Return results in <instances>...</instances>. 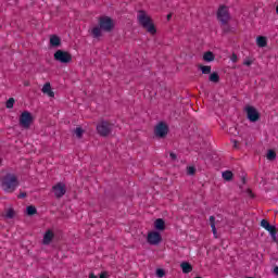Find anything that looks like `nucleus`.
<instances>
[{
  "label": "nucleus",
  "mask_w": 278,
  "mask_h": 278,
  "mask_svg": "<svg viewBox=\"0 0 278 278\" xmlns=\"http://www.w3.org/2000/svg\"><path fill=\"white\" fill-rule=\"evenodd\" d=\"M54 60L61 64H71L73 62V55L64 50H56L54 52Z\"/></svg>",
  "instance_id": "obj_5"
},
{
  "label": "nucleus",
  "mask_w": 278,
  "mask_h": 278,
  "mask_svg": "<svg viewBox=\"0 0 278 278\" xmlns=\"http://www.w3.org/2000/svg\"><path fill=\"white\" fill-rule=\"evenodd\" d=\"M1 188L4 192L12 193L18 188L21 182L18 181V177L16 175L8 173L4 177L1 178Z\"/></svg>",
  "instance_id": "obj_2"
},
{
  "label": "nucleus",
  "mask_w": 278,
  "mask_h": 278,
  "mask_svg": "<svg viewBox=\"0 0 278 278\" xmlns=\"http://www.w3.org/2000/svg\"><path fill=\"white\" fill-rule=\"evenodd\" d=\"M27 198V192H20V194L17 195V199H25Z\"/></svg>",
  "instance_id": "obj_35"
},
{
  "label": "nucleus",
  "mask_w": 278,
  "mask_h": 278,
  "mask_svg": "<svg viewBox=\"0 0 278 278\" xmlns=\"http://www.w3.org/2000/svg\"><path fill=\"white\" fill-rule=\"evenodd\" d=\"M0 162H1V159H0Z\"/></svg>",
  "instance_id": "obj_44"
},
{
  "label": "nucleus",
  "mask_w": 278,
  "mask_h": 278,
  "mask_svg": "<svg viewBox=\"0 0 278 278\" xmlns=\"http://www.w3.org/2000/svg\"><path fill=\"white\" fill-rule=\"evenodd\" d=\"M271 273L273 275H276V277H278V266H274Z\"/></svg>",
  "instance_id": "obj_36"
},
{
  "label": "nucleus",
  "mask_w": 278,
  "mask_h": 278,
  "mask_svg": "<svg viewBox=\"0 0 278 278\" xmlns=\"http://www.w3.org/2000/svg\"><path fill=\"white\" fill-rule=\"evenodd\" d=\"M147 242L152 247H157V244L162 242V233H160L157 230L148 232Z\"/></svg>",
  "instance_id": "obj_10"
},
{
  "label": "nucleus",
  "mask_w": 278,
  "mask_h": 278,
  "mask_svg": "<svg viewBox=\"0 0 278 278\" xmlns=\"http://www.w3.org/2000/svg\"><path fill=\"white\" fill-rule=\"evenodd\" d=\"M155 275L159 278L166 277V271L163 268H157Z\"/></svg>",
  "instance_id": "obj_29"
},
{
  "label": "nucleus",
  "mask_w": 278,
  "mask_h": 278,
  "mask_svg": "<svg viewBox=\"0 0 278 278\" xmlns=\"http://www.w3.org/2000/svg\"><path fill=\"white\" fill-rule=\"evenodd\" d=\"M97 131L102 138H108V136L112 134V124L108 121H101L97 125Z\"/></svg>",
  "instance_id": "obj_8"
},
{
  "label": "nucleus",
  "mask_w": 278,
  "mask_h": 278,
  "mask_svg": "<svg viewBox=\"0 0 278 278\" xmlns=\"http://www.w3.org/2000/svg\"><path fill=\"white\" fill-rule=\"evenodd\" d=\"M223 33L224 34H230L231 31V26H229V23H227L226 25H223Z\"/></svg>",
  "instance_id": "obj_31"
},
{
  "label": "nucleus",
  "mask_w": 278,
  "mask_h": 278,
  "mask_svg": "<svg viewBox=\"0 0 278 278\" xmlns=\"http://www.w3.org/2000/svg\"><path fill=\"white\" fill-rule=\"evenodd\" d=\"M41 92H43V94H48V97H55V92H53V89H51V83H46L41 89Z\"/></svg>",
  "instance_id": "obj_15"
},
{
  "label": "nucleus",
  "mask_w": 278,
  "mask_h": 278,
  "mask_svg": "<svg viewBox=\"0 0 278 278\" xmlns=\"http://www.w3.org/2000/svg\"><path fill=\"white\" fill-rule=\"evenodd\" d=\"M99 278H108V271H102Z\"/></svg>",
  "instance_id": "obj_39"
},
{
  "label": "nucleus",
  "mask_w": 278,
  "mask_h": 278,
  "mask_svg": "<svg viewBox=\"0 0 278 278\" xmlns=\"http://www.w3.org/2000/svg\"><path fill=\"white\" fill-rule=\"evenodd\" d=\"M231 62H238V55L236 53H232Z\"/></svg>",
  "instance_id": "obj_37"
},
{
  "label": "nucleus",
  "mask_w": 278,
  "mask_h": 278,
  "mask_svg": "<svg viewBox=\"0 0 278 278\" xmlns=\"http://www.w3.org/2000/svg\"><path fill=\"white\" fill-rule=\"evenodd\" d=\"M232 142H233V148L238 149V140H233Z\"/></svg>",
  "instance_id": "obj_40"
},
{
  "label": "nucleus",
  "mask_w": 278,
  "mask_h": 278,
  "mask_svg": "<svg viewBox=\"0 0 278 278\" xmlns=\"http://www.w3.org/2000/svg\"><path fill=\"white\" fill-rule=\"evenodd\" d=\"M256 45L261 49H264V47H266L268 45V39L266 37H264V36H258L256 38Z\"/></svg>",
  "instance_id": "obj_17"
},
{
  "label": "nucleus",
  "mask_w": 278,
  "mask_h": 278,
  "mask_svg": "<svg viewBox=\"0 0 278 278\" xmlns=\"http://www.w3.org/2000/svg\"><path fill=\"white\" fill-rule=\"evenodd\" d=\"M84 131H85L84 128L76 127L75 130H74V134H76V137L78 139H81V138H84Z\"/></svg>",
  "instance_id": "obj_26"
},
{
  "label": "nucleus",
  "mask_w": 278,
  "mask_h": 278,
  "mask_svg": "<svg viewBox=\"0 0 278 278\" xmlns=\"http://www.w3.org/2000/svg\"><path fill=\"white\" fill-rule=\"evenodd\" d=\"M210 225H211L213 235L216 238V233H217V231H216V217H214V215L210 216Z\"/></svg>",
  "instance_id": "obj_24"
},
{
  "label": "nucleus",
  "mask_w": 278,
  "mask_h": 278,
  "mask_svg": "<svg viewBox=\"0 0 278 278\" xmlns=\"http://www.w3.org/2000/svg\"><path fill=\"white\" fill-rule=\"evenodd\" d=\"M269 225L270 223L267 219L261 220V227H263V229H266Z\"/></svg>",
  "instance_id": "obj_32"
},
{
  "label": "nucleus",
  "mask_w": 278,
  "mask_h": 278,
  "mask_svg": "<svg viewBox=\"0 0 278 278\" xmlns=\"http://www.w3.org/2000/svg\"><path fill=\"white\" fill-rule=\"evenodd\" d=\"M168 124L166 122H160L154 128V136L160 139L166 138L168 136Z\"/></svg>",
  "instance_id": "obj_9"
},
{
  "label": "nucleus",
  "mask_w": 278,
  "mask_h": 278,
  "mask_svg": "<svg viewBox=\"0 0 278 278\" xmlns=\"http://www.w3.org/2000/svg\"><path fill=\"white\" fill-rule=\"evenodd\" d=\"M222 177L225 181H231L233 179V172L225 170L223 172Z\"/></svg>",
  "instance_id": "obj_22"
},
{
  "label": "nucleus",
  "mask_w": 278,
  "mask_h": 278,
  "mask_svg": "<svg viewBox=\"0 0 278 278\" xmlns=\"http://www.w3.org/2000/svg\"><path fill=\"white\" fill-rule=\"evenodd\" d=\"M244 112H245L247 118H248V121H250V123H257V121H260V118H262L260 111H257V109H255V106H253V105H245Z\"/></svg>",
  "instance_id": "obj_6"
},
{
  "label": "nucleus",
  "mask_w": 278,
  "mask_h": 278,
  "mask_svg": "<svg viewBox=\"0 0 278 278\" xmlns=\"http://www.w3.org/2000/svg\"><path fill=\"white\" fill-rule=\"evenodd\" d=\"M187 174L188 175H197V167H194V166H189V167H187Z\"/></svg>",
  "instance_id": "obj_30"
},
{
  "label": "nucleus",
  "mask_w": 278,
  "mask_h": 278,
  "mask_svg": "<svg viewBox=\"0 0 278 278\" xmlns=\"http://www.w3.org/2000/svg\"><path fill=\"white\" fill-rule=\"evenodd\" d=\"M53 238H55L53 230H47L43 235L42 244H45V247H49V244L53 242Z\"/></svg>",
  "instance_id": "obj_12"
},
{
  "label": "nucleus",
  "mask_w": 278,
  "mask_h": 278,
  "mask_svg": "<svg viewBox=\"0 0 278 278\" xmlns=\"http://www.w3.org/2000/svg\"><path fill=\"white\" fill-rule=\"evenodd\" d=\"M154 229L156 231H164L166 229V222L164 218H157L154 222Z\"/></svg>",
  "instance_id": "obj_14"
},
{
  "label": "nucleus",
  "mask_w": 278,
  "mask_h": 278,
  "mask_svg": "<svg viewBox=\"0 0 278 278\" xmlns=\"http://www.w3.org/2000/svg\"><path fill=\"white\" fill-rule=\"evenodd\" d=\"M217 21L222 25H227L231 21V15L229 14V8L227 5H220L217 10Z\"/></svg>",
  "instance_id": "obj_4"
},
{
  "label": "nucleus",
  "mask_w": 278,
  "mask_h": 278,
  "mask_svg": "<svg viewBox=\"0 0 278 278\" xmlns=\"http://www.w3.org/2000/svg\"><path fill=\"white\" fill-rule=\"evenodd\" d=\"M169 157H170L172 162H176L177 161V154L175 152H170L169 153Z\"/></svg>",
  "instance_id": "obj_33"
},
{
  "label": "nucleus",
  "mask_w": 278,
  "mask_h": 278,
  "mask_svg": "<svg viewBox=\"0 0 278 278\" xmlns=\"http://www.w3.org/2000/svg\"><path fill=\"white\" fill-rule=\"evenodd\" d=\"M247 193L249 194V197L251 199H255V194L253 193V191L251 189H247Z\"/></svg>",
  "instance_id": "obj_34"
},
{
  "label": "nucleus",
  "mask_w": 278,
  "mask_h": 278,
  "mask_svg": "<svg viewBox=\"0 0 278 278\" xmlns=\"http://www.w3.org/2000/svg\"><path fill=\"white\" fill-rule=\"evenodd\" d=\"M34 123V115L29 111H24L20 115V127H23L24 129H29L31 127V124Z\"/></svg>",
  "instance_id": "obj_7"
},
{
  "label": "nucleus",
  "mask_w": 278,
  "mask_h": 278,
  "mask_svg": "<svg viewBox=\"0 0 278 278\" xmlns=\"http://www.w3.org/2000/svg\"><path fill=\"white\" fill-rule=\"evenodd\" d=\"M14 216H16V211H14V208H8L5 218L12 219Z\"/></svg>",
  "instance_id": "obj_27"
},
{
  "label": "nucleus",
  "mask_w": 278,
  "mask_h": 278,
  "mask_svg": "<svg viewBox=\"0 0 278 278\" xmlns=\"http://www.w3.org/2000/svg\"><path fill=\"white\" fill-rule=\"evenodd\" d=\"M26 214L28 216H36V214H38V208H36L34 205H28L26 206Z\"/></svg>",
  "instance_id": "obj_23"
},
{
  "label": "nucleus",
  "mask_w": 278,
  "mask_h": 278,
  "mask_svg": "<svg viewBox=\"0 0 278 278\" xmlns=\"http://www.w3.org/2000/svg\"><path fill=\"white\" fill-rule=\"evenodd\" d=\"M52 190L56 199H62L66 194V185L64 182H58L52 187Z\"/></svg>",
  "instance_id": "obj_11"
},
{
  "label": "nucleus",
  "mask_w": 278,
  "mask_h": 278,
  "mask_svg": "<svg viewBox=\"0 0 278 278\" xmlns=\"http://www.w3.org/2000/svg\"><path fill=\"white\" fill-rule=\"evenodd\" d=\"M173 18V13L167 14V21H170Z\"/></svg>",
  "instance_id": "obj_42"
},
{
  "label": "nucleus",
  "mask_w": 278,
  "mask_h": 278,
  "mask_svg": "<svg viewBox=\"0 0 278 278\" xmlns=\"http://www.w3.org/2000/svg\"><path fill=\"white\" fill-rule=\"evenodd\" d=\"M116 27L114 18L103 15L98 18V25L91 29L92 38H101L104 34H112Z\"/></svg>",
  "instance_id": "obj_1"
},
{
  "label": "nucleus",
  "mask_w": 278,
  "mask_h": 278,
  "mask_svg": "<svg viewBox=\"0 0 278 278\" xmlns=\"http://www.w3.org/2000/svg\"><path fill=\"white\" fill-rule=\"evenodd\" d=\"M208 81H212L213 84H218L220 81V75H218V72H213L208 75Z\"/></svg>",
  "instance_id": "obj_18"
},
{
  "label": "nucleus",
  "mask_w": 278,
  "mask_h": 278,
  "mask_svg": "<svg viewBox=\"0 0 278 278\" xmlns=\"http://www.w3.org/2000/svg\"><path fill=\"white\" fill-rule=\"evenodd\" d=\"M50 47L53 49H58V47H62V39L58 35L50 36Z\"/></svg>",
  "instance_id": "obj_13"
},
{
  "label": "nucleus",
  "mask_w": 278,
  "mask_h": 278,
  "mask_svg": "<svg viewBox=\"0 0 278 278\" xmlns=\"http://www.w3.org/2000/svg\"><path fill=\"white\" fill-rule=\"evenodd\" d=\"M138 21L139 25H141L143 29H147L148 34H152V36H154V34H157V28H155L153 20H151V17L147 15V11H139Z\"/></svg>",
  "instance_id": "obj_3"
},
{
  "label": "nucleus",
  "mask_w": 278,
  "mask_h": 278,
  "mask_svg": "<svg viewBox=\"0 0 278 278\" xmlns=\"http://www.w3.org/2000/svg\"><path fill=\"white\" fill-rule=\"evenodd\" d=\"M266 157H267V160H269V162H273V161L277 160V152H275V150L270 149L267 151Z\"/></svg>",
  "instance_id": "obj_25"
},
{
  "label": "nucleus",
  "mask_w": 278,
  "mask_h": 278,
  "mask_svg": "<svg viewBox=\"0 0 278 278\" xmlns=\"http://www.w3.org/2000/svg\"><path fill=\"white\" fill-rule=\"evenodd\" d=\"M215 58L216 56L214 55V52H212V51H207L203 54L204 62H214Z\"/></svg>",
  "instance_id": "obj_21"
},
{
  "label": "nucleus",
  "mask_w": 278,
  "mask_h": 278,
  "mask_svg": "<svg viewBox=\"0 0 278 278\" xmlns=\"http://www.w3.org/2000/svg\"><path fill=\"white\" fill-rule=\"evenodd\" d=\"M241 181H242L243 185L247 184V177L243 176V177L241 178Z\"/></svg>",
  "instance_id": "obj_43"
},
{
  "label": "nucleus",
  "mask_w": 278,
  "mask_h": 278,
  "mask_svg": "<svg viewBox=\"0 0 278 278\" xmlns=\"http://www.w3.org/2000/svg\"><path fill=\"white\" fill-rule=\"evenodd\" d=\"M266 231H268L269 236L274 238V240L277 239V227L269 224L267 228H265Z\"/></svg>",
  "instance_id": "obj_20"
},
{
  "label": "nucleus",
  "mask_w": 278,
  "mask_h": 278,
  "mask_svg": "<svg viewBox=\"0 0 278 278\" xmlns=\"http://www.w3.org/2000/svg\"><path fill=\"white\" fill-rule=\"evenodd\" d=\"M89 278H97V275H94V273H90Z\"/></svg>",
  "instance_id": "obj_41"
},
{
  "label": "nucleus",
  "mask_w": 278,
  "mask_h": 278,
  "mask_svg": "<svg viewBox=\"0 0 278 278\" xmlns=\"http://www.w3.org/2000/svg\"><path fill=\"white\" fill-rule=\"evenodd\" d=\"M180 268H181L184 275H188L189 273H192V265L188 262H182L180 264Z\"/></svg>",
  "instance_id": "obj_16"
},
{
  "label": "nucleus",
  "mask_w": 278,
  "mask_h": 278,
  "mask_svg": "<svg viewBox=\"0 0 278 278\" xmlns=\"http://www.w3.org/2000/svg\"><path fill=\"white\" fill-rule=\"evenodd\" d=\"M14 103H16V100H14V98H9V100L5 103V108L8 110H12V108H14Z\"/></svg>",
  "instance_id": "obj_28"
},
{
  "label": "nucleus",
  "mask_w": 278,
  "mask_h": 278,
  "mask_svg": "<svg viewBox=\"0 0 278 278\" xmlns=\"http://www.w3.org/2000/svg\"><path fill=\"white\" fill-rule=\"evenodd\" d=\"M199 71H201L202 75H210L212 73V66L210 65H198Z\"/></svg>",
  "instance_id": "obj_19"
},
{
  "label": "nucleus",
  "mask_w": 278,
  "mask_h": 278,
  "mask_svg": "<svg viewBox=\"0 0 278 278\" xmlns=\"http://www.w3.org/2000/svg\"><path fill=\"white\" fill-rule=\"evenodd\" d=\"M243 64H244V66H251V64H253V61H251V60H245V61L243 62Z\"/></svg>",
  "instance_id": "obj_38"
}]
</instances>
